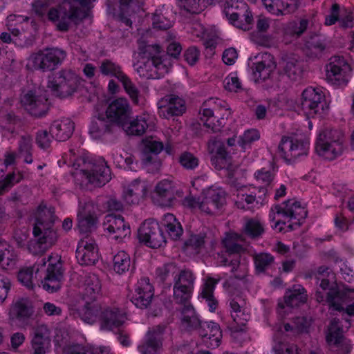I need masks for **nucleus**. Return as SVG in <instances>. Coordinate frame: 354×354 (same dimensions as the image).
Listing matches in <instances>:
<instances>
[{
  "instance_id": "1",
  "label": "nucleus",
  "mask_w": 354,
  "mask_h": 354,
  "mask_svg": "<svg viewBox=\"0 0 354 354\" xmlns=\"http://www.w3.org/2000/svg\"><path fill=\"white\" fill-rule=\"evenodd\" d=\"M57 256L49 255L48 259H39L33 267L21 269L18 273L19 281L28 289L33 288V271L35 270L36 277L41 279L42 287L49 292L58 291L62 286L63 279L62 263Z\"/></svg>"
},
{
  "instance_id": "2",
  "label": "nucleus",
  "mask_w": 354,
  "mask_h": 354,
  "mask_svg": "<svg viewBox=\"0 0 354 354\" xmlns=\"http://www.w3.org/2000/svg\"><path fill=\"white\" fill-rule=\"evenodd\" d=\"M55 212L54 207H48L43 203L38 206L32 232L37 240L28 245V249L32 253L44 252L57 242L58 234L53 228L56 219Z\"/></svg>"
},
{
  "instance_id": "3",
  "label": "nucleus",
  "mask_w": 354,
  "mask_h": 354,
  "mask_svg": "<svg viewBox=\"0 0 354 354\" xmlns=\"http://www.w3.org/2000/svg\"><path fill=\"white\" fill-rule=\"evenodd\" d=\"M342 319L333 318L327 327L326 339L333 354H348L351 350L350 341L344 335V326H351V318L354 311H342Z\"/></svg>"
},
{
  "instance_id": "4",
  "label": "nucleus",
  "mask_w": 354,
  "mask_h": 354,
  "mask_svg": "<svg viewBox=\"0 0 354 354\" xmlns=\"http://www.w3.org/2000/svg\"><path fill=\"white\" fill-rule=\"evenodd\" d=\"M73 175L81 187H102L111 179V169L104 160L84 162L83 168L76 169Z\"/></svg>"
},
{
  "instance_id": "5",
  "label": "nucleus",
  "mask_w": 354,
  "mask_h": 354,
  "mask_svg": "<svg viewBox=\"0 0 354 354\" xmlns=\"http://www.w3.org/2000/svg\"><path fill=\"white\" fill-rule=\"evenodd\" d=\"M344 140V136L341 131L325 128L319 133L315 149L319 156L333 160L342 153Z\"/></svg>"
},
{
  "instance_id": "6",
  "label": "nucleus",
  "mask_w": 354,
  "mask_h": 354,
  "mask_svg": "<svg viewBox=\"0 0 354 354\" xmlns=\"http://www.w3.org/2000/svg\"><path fill=\"white\" fill-rule=\"evenodd\" d=\"M81 82L80 77L72 70L62 69L53 74L48 87L53 94L60 98L71 96L75 93Z\"/></svg>"
},
{
  "instance_id": "7",
  "label": "nucleus",
  "mask_w": 354,
  "mask_h": 354,
  "mask_svg": "<svg viewBox=\"0 0 354 354\" xmlns=\"http://www.w3.org/2000/svg\"><path fill=\"white\" fill-rule=\"evenodd\" d=\"M226 17L230 24L236 28L249 30L254 19L248 5L243 0H227L224 6Z\"/></svg>"
},
{
  "instance_id": "8",
  "label": "nucleus",
  "mask_w": 354,
  "mask_h": 354,
  "mask_svg": "<svg viewBox=\"0 0 354 354\" xmlns=\"http://www.w3.org/2000/svg\"><path fill=\"white\" fill-rule=\"evenodd\" d=\"M139 55L142 58L147 59L143 66L139 67L138 72L141 73V75L145 77L147 79L155 78V75L157 71H155L153 73L151 71L148 73V68L153 67L156 70L165 69L167 71L166 64L164 63L166 59V55L164 54V50L161 46L158 44L153 45H145L144 46H140Z\"/></svg>"
},
{
  "instance_id": "9",
  "label": "nucleus",
  "mask_w": 354,
  "mask_h": 354,
  "mask_svg": "<svg viewBox=\"0 0 354 354\" xmlns=\"http://www.w3.org/2000/svg\"><path fill=\"white\" fill-rule=\"evenodd\" d=\"M66 56V52L59 48H46L31 54L28 61L35 70L47 72L56 69Z\"/></svg>"
},
{
  "instance_id": "10",
  "label": "nucleus",
  "mask_w": 354,
  "mask_h": 354,
  "mask_svg": "<svg viewBox=\"0 0 354 354\" xmlns=\"http://www.w3.org/2000/svg\"><path fill=\"white\" fill-rule=\"evenodd\" d=\"M78 315L85 323L93 324L97 320L100 321L101 328L113 330L120 326L125 319L120 311H77Z\"/></svg>"
},
{
  "instance_id": "11",
  "label": "nucleus",
  "mask_w": 354,
  "mask_h": 354,
  "mask_svg": "<svg viewBox=\"0 0 354 354\" xmlns=\"http://www.w3.org/2000/svg\"><path fill=\"white\" fill-rule=\"evenodd\" d=\"M140 242L151 248H158L166 243L163 231L153 219L145 220L138 231Z\"/></svg>"
},
{
  "instance_id": "12",
  "label": "nucleus",
  "mask_w": 354,
  "mask_h": 354,
  "mask_svg": "<svg viewBox=\"0 0 354 354\" xmlns=\"http://www.w3.org/2000/svg\"><path fill=\"white\" fill-rule=\"evenodd\" d=\"M326 80L332 84L346 85L351 73V68L343 57L334 56L326 66Z\"/></svg>"
},
{
  "instance_id": "13",
  "label": "nucleus",
  "mask_w": 354,
  "mask_h": 354,
  "mask_svg": "<svg viewBox=\"0 0 354 354\" xmlns=\"http://www.w3.org/2000/svg\"><path fill=\"white\" fill-rule=\"evenodd\" d=\"M325 106L324 95L320 89L309 87L303 91L301 106L308 117L314 118L317 115L321 117Z\"/></svg>"
},
{
  "instance_id": "14",
  "label": "nucleus",
  "mask_w": 354,
  "mask_h": 354,
  "mask_svg": "<svg viewBox=\"0 0 354 354\" xmlns=\"http://www.w3.org/2000/svg\"><path fill=\"white\" fill-rule=\"evenodd\" d=\"M84 292L78 301L80 307L84 310H97L102 308L96 302V299L101 289L98 277L94 274H86L84 279Z\"/></svg>"
},
{
  "instance_id": "15",
  "label": "nucleus",
  "mask_w": 354,
  "mask_h": 354,
  "mask_svg": "<svg viewBox=\"0 0 354 354\" xmlns=\"http://www.w3.org/2000/svg\"><path fill=\"white\" fill-rule=\"evenodd\" d=\"M20 102L24 109L32 116L41 118L49 110V104L46 96L37 94L35 91H28L21 95Z\"/></svg>"
},
{
  "instance_id": "16",
  "label": "nucleus",
  "mask_w": 354,
  "mask_h": 354,
  "mask_svg": "<svg viewBox=\"0 0 354 354\" xmlns=\"http://www.w3.org/2000/svg\"><path fill=\"white\" fill-rule=\"evenodd\" d=\"M182 192L178 190L174 183L169 180L159 182L155 187L152 199L160 206L170 207L176 200V196H181Z\"/></svg>"
},
{
  "instance_id": "17",
  "label": "nucleus",
  "mask_w": 354,
  "mask_h": 354,
  "mask_svg": "<svg viewBox=\"0 0 354 354\" xmlns=\"http://www.w3.org/2000/svg\"><path fill=\"white\" fill-rule=\"evenodd\" d=\"M132 114L131 107L126 98L113 100L106 109V116L113 124L122 127Z\"/></svg>"
},
{
  "instance_id": "18",
  "label": "nucleus",
  "mask_w": 354,
  "mask_h": 354,
  "mask_svg": "<svg viewBox=\"0 0 354 354\" xmlns=\"http://www.w3.org/2000/svg\"><path fill=\"white\" fill-rule=\"evenodd\" d=\"M158 114L164 118L182 115L186 111L185 100L178 95L169 94L157 103Z\"/></svg>"
},
{
  "instance_id": "19",
  "label": "nucleus",
  "mask_w": 354,
  "mask_h": 354,
  "mask_svg": "<svg viewBox=\"0 0 354 354\" xmlns=\"http://www.w3.org/2000/svg\"><path fill=\"white\" fill-rule=\"evenodd\" d=\"M103 226L104 231L112 235V239L118 242H121L131 234L129 223L125 222L121 215L107 214L104 218Z\"/></svg>"
},
{
  "instance_id": "20",
  "label": "nucleus",
  "mask_w": 354,
  "mask_h": 354,
  "mask_svg": "<svg viewBox=\"0 0 354 354\" xmlns=\"http://www.w3.org/2000/svg\"><path fill=\"white\" fill-rule=\"evenodd\" d=\"M226 203V194L221 189H209L202 201L200 202L199 208L207 214H216Z\"/></svg>"
},
{
  "instance_id": "21",
  "label": "nucleus",
  "mask_w": 354,
  "mask_h": 354,
  "mask_svg": "<svg viewBox=\"0 0 354 354\" xmlns=\"http://www.w3.org/2000/svg\"><path fill=\"white\" fill-rule=\"evenodd\" d=\"M328 49V45L323 36L311 33L306 37L304 53L308 59H320L326 54Z\"/></svg>"
},
{
  "instance_id": "22",
  "label": "nucleus",
  "mask_w": 354,
  "mask_h": 354,
  "mask_svg": "<svg viewBox=\"0 0 354 354\" xmlns=\"http://www.w3.org/2000/svg\"><path fill=\"white\" fill-rule=\"evenodd\" d=\"M164 330L165 327L161 325L149 328L144 342L138 346L141 354H158V350L162 346V335Z\"/></svg>"
},
{
  "instance_id": "23",
  "label": "nucleus",
  "mask_w": 354,
  "mask_h": 354,
  "mask_svg": "<svg viewBox=\"0 0 354 354\" xmlns=\"http://www.w3.org/2000/svg\"><path fill=\"white\" fill-rule=\"evenodd\" d=\"M153 296V288L147 278L141 279L137 284L135 294L131 299L136 308H147Z\"/></svg>"
},
{
  "instance_id": "24",
  "label": "nucleus",
  "mask_w": 354,
  "mask_h": 354,
  "mask_svg": "<svg viewBox=\"0 0 354 354\" xmlns=\"http://www.w3.org/2000/svg\"><path fill=\"white\" fill-rule=\"evenodd\" d=\"M51 345L50 331L44 324L37 326L35 328L32 339V348L35 354H46L49 351Z\"/></svg>"
},
{
  "instance_id": "25",
  "label": "nucleus",
  "mask_w": 354,
  "mask_h": 354,
  "mask_svg": "<svg viewBox=\"0 0 354 354\" xmlns=\"http://www.w3.org/2000/svg\"><path fill=\"white\" fill-rule=\"evenodd\" d=\"M76 258L82 266H92L98 261L99 255L96 245L81 241L76 250Z\"/></svg>"
},
{
  "instance_id": "26",
  "label": "nucleus",
  "mask_w": 354,
  "mask_h": 354,
  "mask_svg": "<svg viewBox=\"0 0 354 354\" xmlns=\"http://www.w3.org/2000/svg\"><path fill=\"white\" fill-rule=\"evenodd\" d=\"M8 322L12 326L25 328L39 322V313L35 311H9Z\"/></svg>"
},
{
  "instance_id": "27",
  "label": "nucleus",
  "mask_w": 354,
  "mask_h": 354,
  "mask_svg": "<svg viewBox=\"0 0 354 354\" xmlns=\"http://www.w3.org/2000/svg\"><path fill=\"white\" fill-rule=\"evenodd\" d=\"M149 115L145 113L137 115L136 118H132L130 115L121 127L128 136H141L146 132L149 127Z\"/></svg>"
},
{
  "instance_id": "28",
  "label": "nucleus",
  "mask_w": 354,
  "mask_h": 354,
  "mask_svg": "<svg viewBox=\"0 0 354 354\" xmlns=\"http://www.w3.org/2000/svg\"><path fill=\"white\" fill-rule=\"evenodd\" d=\"M275 63L270 54L265 53L261 55V59L253 64L252 66L254 78L257 80L265 81L270 76L275 68Z\"/></svg>"
},
{
  "instance_id": "29",
  "label": "nucleus",
  "mask_w": 354,
  "mask_h": 354,
  "mask_svg": "<svg viewBox=\"0 0 354 354\" xmlns=\"http://www.w3.org/2000/svg\"><path fill=\"white\" fill-rule=\"evenodd\" d=\"M198 333L206 344H207V340H209L211 346L218 347L219 346L222 333L218 324L213 322H203L198 328Z\"/></svg>"
},
{
  "instance_id": "30",
  "label": "nucleus",
  "mask_w": 354,
  "mask_h": 354,
  "mask_svg": "<svg viewBox=\"0 0 354 354\" xmlns=\"http://www.w3.org/2000/svg\"><path fill=\"white\" fill-rule=\"evenodd\" d=\"M283 62V70L287 76L292 81L301 80L304 70L300 57L295 54L286 55Z\"/></svg>"
},
{
  "instance_id": "31",
  "label": "nucleus",
  "mask_w": 354,
  "mask_h": 354,
  "mask_svg": "<svg viewBox=\"0 0 354 354\" xmlns=\"http://www.w3.org/2000/svg\"><path fill=\"white\" fill-rule=\"evenodd\" d=\"M75 129L74 122L68 118L60 121H55L50 127V133L57 141L68 140L73 134Z\"/></svg>"
},
{
  "instance_id": "32",
  "label": "nucleus",
  "mask_w": 354,
  "mask_h": 354,
  "mask_svg": "<svg viewBox=\"0 0 354 354\" xmlns=\"http://www.w3.org/2000/svg\"><path fill=\"white\" fill-rule=\"evenodd\" d=\"M162 142L154 140H146L144 142L143 148V163L147 166L153 163L156 167H159L160 163L158 160L156 156L163 149Z\"/></svg>"
},
{
  "instance_id": "33",
  "label": "nucleus",
  "mask_w": 354,
  "mask_h": 354,
  "mask_svg": "<svg viewBox=\"0 0 354 354\" xmlns=\"http://www.w3.org/2000/svg\"><path fill=\"white\" fill-rule=\"evenodd\" d=\"M353 290H341L337 288H329L327 292L326 303L333 310H344V306L349 301V294Z\"/></svg>"
},
{
  "instance_id": "34",
  "label": "nucleus",
  "mask_w": 354,
  "mask_h": 354,
  "mask_svg": "<svg viewBox=\"0 0 354 354\" xmlns=\"http://www.w3.org/2000/svg\"><path fill=\"white\" fill-rule=\"evenodd\" d=\"M216 243L212 232L209 229L203 230L198 234H192L185 241V245L192 249L197 250L198 252L205 247L206 244L213 247Z\"/></svg>"
},
{
  "instance_id": "35",
  "label": "nucleus",
  "mask_w": 354,
  "mask_h": 354,
  "mask_svg": "<svg viewBox=\"0 0 354 354\" xmlns=\"http://www.w3.org/2000/svg\"><path fill=\"white\" fill-rule=\"evenodd\" d=\"M114 127V124L111 123L107 118L99 116L91 121L89 134L94 139H100L106 134L112 133Z\"/></svg>"
},
{
  "instance_id": "36",
  "label": "nucleus",
  "mask_w": 354,
  "mask_h": 354,
  "mask_svg": "<svg viewBox=\"0 0 354 354\" xmlns=\"http://www.w3.org/2000/svg\"><path fill=\"white\" fill-rule=\"evenodd\" d=\"M283 298L288 307L299 308L307 301L308 296L305 288L300 285H297L288 290Z\"/></svg>"
},
{
  "instance_id": "37",
  "label": "nucleus",
  "mask_w": 354,
  "mask_h": 354,
  "mask_svg": "<svg viewBox=\"0 0 354 354\" xmlns=\"http://www.w3.org/2000/svg\"><path fill=\"white\" fill-rule=\"evenodd\" d=\"M245 241L241 234L235 232L226 233L222 239V245L225 252L229 254H240L244 251L242 243Z\"/></svg>"
},
{
  "instance_id": "38",
  "label": "nucleus",
  "mask_w": 354,
  "mask_h": 354,
  "mask_svg": "<svg viewBox=\"0 0 354 354\" xmlns=\"http://www.w3.org/2000/svg\"><path fill=\"white\" fill-rule=\"evenodd\" d=\"M88 207V205H86L84 210L77 214V228L82 234L91 232L97 222V218L95 213L86 211Z\"/></svg>"
},
{
  "instance_id": "39",
  "label": "nucleus",
  "mask_w": 354,
  "mask_h": 354,
  "mask_svg": "<svg viewBox=\"0 0 354 354\" xmlns=\"http://www.w3.org/2000/svg\"><path fill=\"white\" fill-rule=\"evenodd\" d=\"M218 281V280L209 277L204 283L200 294L201 298L207 303L208 306L212 310H215L218 307V301L214 296V290Z\"/></svg>"
},
{
  "instance_id": "40",
  "label": "nucleus",
  "mask_w": 354,
  "mask_h": 354,
  "mask_svg": "<svg viewBox=\"0 0 354 354\" xmlns=\"http://www.w3.org/2000/svg\"><path fill=\"white\" fill-rule=\"evenodd\" d=\"M180 319L181 327L187 331L198 330L203 322L195 311H181Z\"/></svg>"
},
{
  "instance_id": "41",
  "label": "nucleus",
  "mask_w": 354,
  "mask_h": 354,
  "mask_svg": "<svg viewBox=\"0 0 354 354\" xmlns=\"http://www.w3.org/2000/svg\"><path fill=\"white\" fill-rule=\"evenodd\" d=\"M211 162L217 170H227L229 177H232L233 172L237 169V166L232 164V156L229 153L219 156H212Z\"/></svg>"
},
{
  "instance_id": "42",
  "label": "nucleus",
  "mask_w": 354,
  "mask_h": 354,
  "mask_svg": "<svg viewBox=\"0 0 354 354\" xmlns=\"http://www.w3.org/2000/svg\"><path fill=\"white\" fill-rule=\"evenodd\" d=\"M193 289L174 285V299L176 303L183 306V310H194L189 299Z\"/></svg>"
},
{
  "instance_id": "43",
  "label": "nucleus",
  "mask_w": 354,
  "mask_h": 354,
  "mask_svg": "<svg viewBox=\"0 0 354 354\" xmlns=\"http://www.w3.org/2000/svg\"><path fill=\"white\" fill-rule=\"evenodd\" d=\"M164 225L166 230L173 240H177L183 234V230L180 223L172 214H167L164 217Z\"/></svg>"
},
{
  "instance_id": "44",
  "label": "nucleus",
  "mask_w": 354,
  "mask_h": 354,
  "mask_svg": "<svg viewBox=\"0 0 354 354\" xmlns=\"http://www.w3.org/2000/svg\"><path fill=\"white\" fill-rule=\"evenodd\" d=\"M130 267V256L124 251H120L113 257V268L116 273L122 274L129 271Z\"/></svg>"
},
{
  "instance_id": "45",
  "label": "nucleus",
  "mask_w": 354,
  "mask_h": 354,
  "mask_svg": "<svg viewBox=\"0 0 354 354\" xmlns=\"http://www.w3.org/2000/svg\"><path fill=\"white\" fill-rule=\"evenodd\" d=\"M294 137H282L278 147L279 153L280 156L286 160L287 162H291L295 160V154H294Z\"/></svg>"
},
{
  "instance_id": "46",
  "label": "nucleus",
  "mask_w": 354,
  "mask_h": 354,
  "mask_svg": "<svg viewBox=\"0 0 354 354\" xmlns=\"http://www.w3.org/2000/svg\"><path fill=\"white\" fill-rule=\"evenodd\" d=\"M146 187L144 185L139 186L136 181L133 183L127 191L124 192L123 198L129 205L138 204L140 197L145 194Z\"/></svg>"
},
{
  "instance_id": "47",
  "label": "nucleus",
  "mask_w": 354,
  "mask_h": 354,
  "mask_svg": "<svg viewBox=\"0 0 354 354\" xmlns=\"http://www.w3.org/2000/svg\"><path fill=\"white\" fill-rule=\"evenodd\" d=\"M99 70L103 75L113 76L118 80L124 74L120 66L107 59L102 61Z\"/></svg>"
},
{
  "instance_id": "48",
  "label": "nucleus",
  "mask_w": 354,
  "mask_h": 354,
  "mask_svg": "<svg viewBox=\"0 0 354 354\" xmlns=\"http://www.w3.org/2000/svg\"><path fill=\"white\" fill-rule=\"evenodd\" d=\"M32 138L28 135L21 136L19 141L18 152L24 157V162L28 164L32 162Z\"/></svg>"
},
{
  "instance_id": "49",
  "label": "nucleus",
  "mask_w": 354,
  "mask_h": 354,
  "mask_svg": "<svg viewBox=\"0 0 354 354\" xmlns=\"http://www.w3.org/2000/svg\"><path fill=\"white\" fill-rule=\"evenodd\" d=\"M195 277L193 272L189 269H183L178 271L174 277V285L193 289Z\"/></svg>"
},
{
  "instance_id": "50",
  "label": "nucleus",
  "mask_w": 354,
  "mask_h": 354,
  "mask_svg": "<svg viewBox=\"0 0 354 354\" xmlns=\"http://www.w3.org/2000/svg\"><path fill=\"white\" fill-rule=\"evenodd\" d=\"M254 261L257 272L263 273L272 265L274 257L269 253L261 252L254 255Z\"/></svg>"
},
{
  "instance_id": "51",
  "label": "nucleus",
  "mask_w": 354,
  "mask_h": 354,
  "mask_svg": "<svg viewBox=\"0 0 354 354\" xmlns=\"http://www.w3.org/2000/svg\"><path fill=\"white\" fill-rule=\"evenodd\" d=\"M308 24L309 21L306 19H301L299 23L296 21L290 22L284 29L285 33L292 37H299L307 30Z\"/></svg>"
},
{
  "instance_id": "52",
  "label": "nucleus",
  "mask_w": 354,
  "mask_h": 354,
  "mask_svg": "<svg viewBox=\"0 0 354 354\" xmlns=\"http://www.w3.org/2000/svg\"><path fill=\"white\" fill-rule=\"evenodd\" d=\"M286 214H288V217L291 219L297 220L298 225H300L301 222L306 218L308 212L304 207L301 206L299 202H292V201L290 200L289 209L286 210Z\"/></svg>"
},
{
  "instance_id": "53",
  "label": "nucleus",
  "mask_w": 354,
  "mask_h": 354,
  "mask_svg": "<svg viewBox=\"0 0 354 354\" xmlns=\"http://www.w3.org/2000/svg\"><path fill=\"white\" fill-rule=\"evenodd\" d=\"M119 81L122 83L124 91L129 95L133 103L138 104L140 91L131 79L124 73L120 77Z\"/></svg>"
},
{
  "instance_id": "54",
  "label": "nucleus",
  "mask_w": 354,
  "mask_h": 354,
  "mask_svg": "<svg viewBox=\"0 0 354 354\" xmlns=\"http://www.w3.org/2000/svg\"><path fill=\"white\" fill-rule=\"evenodd\" d=\"M180 8L191 14H199L205 9V3L200 0H177Z\"/></svg>"
},
{
  "instance_id": "55",
  "label": "nucleus",
  "mask_w": 354,
  "mask_h": 354,
  "mask_svg": "<svg viewBox=\"0 0 354 354\" xmlns=\"http://www.w3.org/2000/svg\"><path fill=\"white\" fill-rule=\"evenodd\" d=\"M178 160L180 166L187 170H194L199 165L198 158L189 151L181 153L178 156Z\"/></svg>"
},
{
  "instance_id": "56",
  "label": "nucleus",
  "mask_w": 354,
  "mask_h": 354,
  "mask_svg": "<svg viewBox=\"0 0 354 354\" xmlns=\"http://www.w3.org/2000/svg\"><path fill=\"white\" fill-rule=\"evenodd\" d=\"M178 269L176 265L174 263H168L164 264L162 266L156 269V277L160 282L164 283L169 277L177 274Z\"/></svg>"
},
{
  "instance_id": "57",
  "label": "nucleus",
  "mask_w": 354,
  "mask_h": 354,
  "mask_svg": "<svg viewBox=\"0 0 354 354\" xmlns=\"http://www.w3.org/2000/svg\"><path fill=\"white\" fill-rule=\"evenodd\" d=\"M207 149L212 156H219L227 153L225 143L216 137H212L207 142Z\"/></svg>"
},
{
  "instance_id": "58",
  "label": "nucleus",
  "mask_w": 354,
  "mask_h": 354,
  "mask_svg": "<svg viewBox=\"0 0 354 354\" xmlns=\"http://www.w3.org/2000/svg\"><path fill=\"white\" fill-rule=\"evenodd\" d=\"M143 4L144 0H120V10L124 14H135Z\"/></svg>"
},
{
  "instance_id": "59",
  "label": "nucleus",
  "mask_w": 354,
  "mask_h": 354,
  "mask_svg": "<svg viewBox=\"0 0 354 354\" xmlns=\"http://www.w3.org/2000/svg\"><path fill=\"white\" fill-rule=\"evenodd\" d=\"M244 230L247 235L253 239L259 237L264 232L261 223L255 219L248 221L245 224Z\"/></svg>"
},
{
  "instance_id": "60",
  "label": "nucleus",
  "mask_w": 354,
  "mask_h": 354,
  "mask_svg": "<svg viewBox=\"0 0 354 354\" xmlns=\"http://www.w3.org/2000/svg\"><path fill=\"white\" fill-rule=\"evenodd\" d=\"M293 149L294 154H295V159L301 156H306L309 150V140L306 138H293Z\"/></svg>"
},
{
  "instance_id": "61",
  "label": "nucleus",
  "mask_w": 354,
  "mask_h": 354,
  "mask_svg": "<svg viewBox=\"0 0 354 354\" xmlns=\"http://www.w3.org/2000/svg\"><path fill=\"white\" fill-rule=\"evenodd\" d=\"M152 25L153 28L155 29L165 30L170 28L172 26V23L161 12L156 11L152 17Z\"/></svg>"
},
{
  "instance_id": "62",
  "label": "nucleus",
  "mask_w": 354,
  "mask_h": 354,
  "mask_svg": "<svg viewBox=\"0 0 354 354\" xmlns=\"http://www.w3.org/2000/svg\"><path fill=\"white\" fill-rule=\"evenodd\" d=\"M259 133L257 130L250 129L244 132L238 142L241 148L245 150L248 147H250L252 142L259 140Z\"/></svg>"
},
{
  "instance_id": "63",
  "label": "nucleus",
  "mask_w": 354,
  "mask_h": 354,
  "mask_svg": "<svg viewBox=\"0 0 354 354\" xmlns=\"http://www.w3.org/2000/svg\"><path fill=\"white\" fill-rule=\"evenodd\" d=\"M231 267V272L234 273V278L242 280L247 275V269L244 266L241 265L239 257L230 261L229 266Z\"/></svg>"
},
{
  "instance_id": "64",
  "label": "nucleus",
  "mask_w": 354,
  "mask_h": 354,
  "mask_svg": "<svg viewBox=\"0 0 354 354\" xmlns=\"http://www.w3.org/2000/svg\"><path fill=\"white\" fill-rule=\"evenodd\" d=\"M274 354H298L297 346L293 344L279 342L272 347Z\"/></svg>"
}]
</instances>
